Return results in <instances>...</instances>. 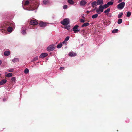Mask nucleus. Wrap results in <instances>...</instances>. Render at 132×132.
<instances>
[{"instance_id":"nucleus-1","label":"nucleus","mask_w":132,"mask_h":132,"mask_svg":"<svg viewBox=\"0 0 132 132\" xmlns=\"http://www.w3.org/2000/svg\"><path fill=\"white\" fill-rule=\"evenodd\" d=\"M5 24H6L7 26H9L10 24V26L8 27L7 29V31L9 32H11L13 28L14 27V25L13 24H10L9 22H7L6 23H5Z\"/></svg>"},{"instance_id":"nucleus-2","label":"nucleus","mask_w":132,"mask_h":132,"mask_svg":"<svg viewBox=\"0 0 132 132\" xmlns=\"http://www.w3.org/2000/svg\"><path fill=\"white\" fill-rule=\"evenodd\" d=\"M70 22L69 19V18H67L64 19L61 22V23L63 25L67 26L69 24Z\"/></svg>"},{"instance_id":"nucleus-3","label":"nucleus","mask_w":132,"mask_h":132,"mask_svg":"<svg viewBox=\"0 0 132 132\" xmlns=\"http://www.w3.org/2000/svg\"><path fill=\"white\" fill-rule=\"evenodd\" d=\"M125 4V3L124 2H121L118 4L117 5V8L120 10L123 9L124 7Z\"/></svg>"},{"instance_id":"nucleus-4","label":"nucleus","mask_w":132,"mask_h":132,"mask_svg":"<svg viewBox=\"0 0 132 132\" xmlns=\"http://www.w3.org/2000/svg\"><path fill=\"white\" fill-rule=\"evenodd\" d=\"M30 24L32 25H35L37 24L38 22L36 19H34L30 21Z\"/></svg>"},{"instance_id":"nucleus-5","label":"nucleus","mask_w":132,"mask_h":132,"mask_svg":"<svg viewBox=\"0 0 132 132\" xmlns=\"http://www.w3.org/2000/svg\"><path fill=\"white\" fill-rule=\"evenodd\" d=\"M55 48V47L53 45H52L48 46L47 48V50L48 51H53Z\"/></svg>"},{"instance_id":"nucleus-6","label":"nucleus","mask_w":132,"mask_h":132,"mask_svg":"<svg viewBox=\"0 0 132 132\" xmlns=\"http://www.w3.org/2000/svg\"><path fill=\"white\" fill-rule=\"evenodd\" d=\"M47 23L46 22H43L42 21H40L39 23V25L42 27H44L47 25Z\"/></svg>"},{"instance_id":"nucleus-7","label":"nucleus","mask_w":132,"mask_h":132,"mask_svg":"<svg viewBox=\"0 0 132 132\" xmlns=\"http://www.w3.org/2000/svg\"><path fill=\"white\" fill-rule=\"evenodd\" d=\"M48 54L47 53H42L39 56L40 58L44 57L48 55Z\"/></svg>"},{"instance_id":"nucleus-8","label":"nucleus","mask_w":132,"mask_h":132,"mask_svg":"<svg viewBox=\"0 0 132 132\" xmlns=\"http://www.w3.org/2000/svg\"><path fill=\"white\" fill-rule=\"evenodd\" d=\"M97 5H102L103 4V0H98L97 2Z\"/></svg>"},{"instance_id":"nucleus-9","label":"nucleus","mask_w":132,"mask_h":132,"mask_svg":"<svg viewBox=\"0 0 132 132\" xmlns=\"http://www.w3.org/2000/svg\"><path fill=\"white\" fill-rule=\"evenodd\" d=\"M69 55L70 56H75L77 55V54L76 53L73 52H70L69 54Z\"/></svg>"},{"instance_id":"nucleus-10","label":"nucleus","mask_w":132,"mask_h":132,"mask_svg":"<svg viewBox=\"0 0 132 132\" xmlns=\"http://www.w3.org/2000/svg\"><path fill=\"white\" fill-rule=\"evenodd\" d=\"M104 7L102 5H100L99 7V10H100L101 12H102L103 11Z\"/></svg>"},{"instance_id":"nucleus-11","label":"nucleus","mask_w":132,"mask_h":132,"mask_svg":"<svg viewBox=\"0 0 132 132\" xmlns=\"http://www.w3.org/2000/svg\"><path fill=\"white\" fill-rule=\"evenodd\" d=\"M97 5V3L96 1H94L91 3V5L93 7H94Z\"/></svg>"},{"instance_id":"nucleus-12","label":"nucleus","mask_w":132,"mask_h":132,"mask_svg":"<svg viewBox=\"0 0 132 132\" xmlns=\"http://www.w3.org/2000/svg\"><path fill=\"white\" fill-rule=\"evenodd\" d=\"M10 52L9 51H6L4 53V55L5 56H7L10 54Z\"/></svg>"},{"instance_id":"nucleus-13","label":"nucleus","mask_w":132,"mask_h":132,"mask_svg":"<svg viewBox=\"0 0 132 132\" xmlns=\"http://www.w3.org/2000/svg\"><path fill=\"white\" fill-rule=\"evenodd\" d=\"M87 3V2L85 1H81L80 2V5L81 6L84 5Z\"/></svg>"},{"instance_id":"nucleus-14","label":"nucleus","mask_w":132,"mask_h":132,"mask_svg":"<svg viewBox=\"0 0 132 132\" xmlns=\"http://www.w3.org/2000/svg\"><path fill=\"white\" fill-rule=\"evenodd\" d=\"M7 80L6 79H3L0 81V85H3L6 82Z\"/></svg>"},{"instance_id":"nucleus-15","label":"nucleus","mask_w":132,"mask_h":132,"mask_svg":"<svg viewBox=\"0 0 132 132\" xmlns=\"http://www.w3.org/2000/svg\"><path fill=\"white\" fill-rule=\"evenodd\" d=\"M79 26L77 25L75 26L73 28V31H74V33L77 30Z\"/></svg>"},{"instance_id":"nucleus-16","label":"nucleus","mask_w":132,"mask_h":132,"mask_svg":"<svg viewBox=\"0 0 132 132\" xmlns=\"http://www.w3.org/2000/svg\"><path fill=\"white\" fill-rule=\"evenodd\" d=\"M89 23L88 22H87L86 23H84L83 24H82L81 27H86L89 26Z\"/></svg>"},{"instance_id":"nucleus-17","label":"nucleus","mask_w":132,"mask_h":132,"mask_svg":"<svg viewBox=\"0 0 132 132\" xmlns=\"http://www.w3.org/2000/svg\"><path fill=\"white\" fill-rule=\"evenodd\" d=\"M13 75V74L12 73H8L7 75H5L6 77H12Z\"/></svg>"},{"instance_id":"nucleus-18","label":"nucleus","mask_w":132,"mask_h":132,"mask_svg":"<svg viewBox=\"0 0 132 132\" xmlns=\"http://www.w3.org/2000/svg\"><path fill=\"white\" fill-rule=\"evenodd\" d=\"M12 61L14 63L18 62L19 61V59L18 58H15L14 59L12 60Z\"/></svg>"},{"instance_id":"nucleus-19","label":"nucleus","mask_w":132,"mask_h":132,"mask_svg":"<svg viewBox=\"0 0 132 132\" xmlns=\"http://www.w3.org/2000/svg\"><path fill=\"white\" fill-rule=\"evenodd\" d=\"M123 13L122 12H121L118 15V18H120L122 16V15H123Z\"/></svg>"},{"instance_id":"nucleus-20","label":"nucleus","mask_w":132,"mask_h":132,"mask_svg":"<svg viewBox=\"0 0 132 132\" xmlns=\"http://www.w3.org/2000/svg\"><path fill=\"white\" fill-rule=\"evenodd\" d=\"M122 19L119 18L118 19V24H120L122 22Z\"/></svg>"},{"instance_id":"nucleus-21","label":"nucleus","mask_w":132,"mask_h":132,"mask_svg":"<svg viewBox=\"0 0 132 132\" xmlns=\"http://www.w3.org/2000/svg\"><path fill=\"white\" fill-rule=\"evenodd\" d=\"M68 2L69 3L71 4H73L74 3L72 0H68Z\"/></svg>"},{"instance_id":"nucleus-22","label":"nucleus","mask_w":132,"mask_h":132,"mask_svg":"<svg viewBox=\"0 0 132 132\" xmlns=\"http://www.w3.org/2000/svg\"><path fill=\"white\" fill-rule=\"evenodd\" d=\"M62 43H60V44H58L57 46V47L58 48H61L62 46Z\"/></svg>"},{"instance_id":"nucleus-23","label":"nucleus","mask_w":132,"mask_h":132,"mask_svg":"<svg viewBox=\"0 0 132 132\" xmlns=\"http://www.w3.org/2000/svg\"><path fill=\"white\" fill-rule=\"evenodd\" d=\"M98 15L97 14H95L92 15V18L93 19H95L97 18L98 16Z\"/></svg>"},{"instance_id":"nucleus-24","label":"nucleus","mask_w":132,"mask_h":132,"mask_svg":"<svg viewBox=\"0 0 132 132\" xmlns=\"http://www.w3.org/2000/svg\"><path fill=\"white\" fill-rule=\"evenodd\" d=\"M29 72V70L27 68H26L24 70V72L26 74L28 73Z\"/></svg>"},{"instance_id":"nucleus-25","label":"nucleus","mask_w":132,"mask_h":132,"mask_svg":"<svg viewBox=\"0 0 132 132\" xmlns=\"http://www.w3.org/2000/svg\"><path fill=\"white\" fill-rule=\"evenodd\" d=\"M107 4V5H108V6H109L110 5H112L113 4V2L111 1H110L108 2Z\"/></svg>"},{"instance_id":"nucleus-26","label":"nucleus","mask_w":132,"mask_h":132,"mask_svg":"<svg viewBox=\"0 0 132 132\" xmlns=\"http://www.w3.org/2000/svg\"><path fill=\"white\" fill-rule=\"evenodd\" d=\"M49 1L48 0H44L43 1V3L44 4H46L48 3Z\"/></svg>"},{"instance_id":"nucleus-27","label":"nucleus","mask_w":132,"mask_h":132,"mask_svg":"<svg viewBox=\"0 0 132 132\" xmlns=\"http://www.w3.org/2000/svg\"><path fill=\"white\" fill-rule=\"evenodd\" d=\"M110 8H108L106 10H105L104 12V13H108L110 12Z\"/></svg>"},{"instance_id":"nucleus-28","label":"nucleus","mask_w":132,"mask_h":132,"mask_svg":"<svg viewBox=\"0 0 132 132\" xmlns=\"http://www.w3.org/2000/svg\"><path fill=\"white\" fill-rule=\"evenodd\" d=\"M131 15V13L130 12H128L127 13L126 16L127 17H129Z\"/></svg>"},{"instance_id":"nucleus-29","label":"nucleus","mask_w":132,"mask_h":132,"mask_svg":"<svg viewBox=\"0 0 132 132\" xmlns=\"http://www.w3.org/2000/svg\"><path fill=\"white\" fill-rule=\"evenodd\" d=\"M118 31V29H114L112 31V32L113 33H117Z\"/></svg>"},{"instance_id":"nucleus-30","label":"nucleus","mask_w":132,"mask_h":132,"mask_svg":"<svg viewBox=\"0 0 132 132\" xmlns=\"http://www.w3.org/2000/svg\"><path fill=\"white\" fill-rule=\"evenodd\" d=\"M30 3L29 2V1H27L26 2H25L24 3V5H27Z\"/></svg>"},{"instance_id":"nucleus-31","label":"nucleus","mask_w":132,"mask_h":132,"mask_svg":"<svg viewBox=\"0 0 132 132\" xmlns=\"http://www.w3.org/2000/svg\"><path fill=\"white\" fill-rule=\"evenodd\" d=\"M103 6V7H104V9L107 8L109 7L108 5H107V4L104 5Z\"/></svg>"},{"instance_id":"nucleus-32","label":"nucleus","mask_w":132,"mask_h":132,"mask_svg":"<svg viewBox=\"0 0 132 132\" xmlns=\"http://www.w3.org/2000/svg\"><path fill=\"white\" fill-rule=\"evenodd\" d=\"M15 77H12L11 80L12 81L15 82Z\"/></svg>"},{"instance_id":"nucleus-33","label":"nucleus","mask_w":132,"mask_h":132,"mask_svg":"<svg viewBox=\"0 0 132 132\" xmlns=\"http://www.w3.org/2000/svg\"><path fill=\"white\" fill-rule=\"evenodd\" d=\"M70 26H67V25L64 27L65 29H67L68 30H69L70 29Z\"/></svg>"},{"instance_id":"nucleus-34","label":"nucleus","mask_w":132,"mask_h":132,"mask_svg":"<svg viewBox=\"0 0 132 132\" xmlns=\"http://www.w3.org/2000/svg\"><path fill=\"white\" fill-rule=\"evenodd\" d=\"M69 36H67V37H66L65 38V41H68L69 40Z\"/></svg>"},{"instance_id":"nucleus-35","label":"nucleus","mask_w":132,"mask_h":132,"mask_svg":"<svg viewBox=\"0 0 132 132\" xmlns=\"http://www.w3.org/2000/svg\"><path fill=\"white\" fill-rule=\"evenodd\" d=\"M22 34H23V35H25L26 34V30H23L22 31Z\"/></svg>"},{"instance_id":"nucleus-36","label":"nucleus","mask_w":132,"mask_h":132,"mask_svg":"<svg viewBox=\"0 0 132 132\" xmlns=\"http://www.w3.org/2000/svg\"><path fill=\"white\" fill-rule=\"evenodd\" d=\"M67 5H64V6L63 7V9H67Z\"/></svg>"},{"instance_id":"nucleus-37","label":"nucleus","mask_w":132,"mask_h":132,"mask_svg":"<svg viewBox=\"0 0 132 132\" xmlns=\"http://www.w3.org/2000/svg\"><path fill=\"white\" fill-rule=\"evenodd\" d=\"M80 30L79 29V30H78V29H77V30L75 32V33H77L79 31H80Z\"/></svg>"},{"instance_id":"nucleus-38","label":"nucleus","mask_w":132,"mask_h":132,"mask_svg":"<svg viewBox=\"0 0 132 132\" xmlns=\"http://www.w3.org/2000/svg\"><path fill=\"white\" fill-rule=\"evenodd\" d=\"M80 21L81 22L84 23L85 22V20L83 19H81L80 20Z\"/></svg>"},{"instance_id":"nucleus-39","label":"nucleus","mask_w":132,"mask_h":132,"mask_svg":"<svg viewBox=\"0 0 132 132\" xmlns=\"http://www.w3.org/2000/svg\"><path fill=\"white\" fill-rule=\"evenodd\" d=\"M96 12L98 13V14H100V10H99V9H97L96 10Z\"/></svg>"},{"instance_id":"nucleus-40","label":"nucleus","mask_w":132,"mask_h":132,"mask_svg":"<svg viewBox=\"0 0 132 132\" xmlns=\"http://www.w3.org/2000/svg\"><path fill=\"white\" fill-rule=\"evenodd\" d=\"M64 67H61L60 68V70H62L63 69H64Z\"/></svg>"},{"instance_id":"nucleus-41","label":"nucleus","mask_w":132,"mask_h":132,"mask_svg":"<svg viewBox=\"0 0 132 132\" xmlns=\"http://www.w3.org/2000/svg\"><path fill=\"white\" fill-rule=\"evenodd\" d=\"M13 71V69H11L9 70V72H12Z\"/></svg>"},{"instance_id":"nucleus-42","label":"nucleus","mask_w":132,"mask_h":132,"mask_svg":"<svg viewBox=\"0 0 132 132\" xmlns=\"http://www.w3.org/2000/svg\"><path fill=\"white\" fill-rule=\"evenodd\" d=\"M34 59L35 60H37L38 59L37 57H35L34 58Z\"/></svg>"},{"instance_id":"nucleus-43","label":"nucleus","mask_w":132,"mask_h":132,"mask_svg":"<svg viewBox=\"0 0 132 132\" xmlns=\"http://www.w3.org/2000/svg\"><path fill=\"white\" fill-rule=\"evenodd\" d=\"M122 1V0H119L118 1V3H120Z\"/></svg>"},{"instance_id":"nucleus-44","label":"nucleus","mask_w":132,"mask_h":132,"mask_svg":"<svg viewBox=\"0 0 132 132\" xmlns=\"http://www.w3.org/2000/svg\"><path fill=\"white\" fill-rule=\"evenodd\" d=\"M65 41H65V40H64L62 42V43H63V44L65 43Z\"/></svg>"},{"instance_id":"nucleus-45","label":"nucleus","mask_w":132,"mask_h":132,"mask_svg":"<svg viewBox=\"0 0 132 132\" xmlns=\"http://www.w3.org/2000/svg\"><path fill=\"white\" fill-rule=\"evenodd\" d=\"M90 12V11H87L86 12L87 13V14H88Z\"/></svg>"},{"instance_id":"nucleus-46","label":"nucleus","mask_w":132,"mask_h":132,"mask_svg":"<svg viewBox=\"0 0 132 132\" xmlns=\"http://www.w3.org/2000/svg\"><path fill=\"white\" fill-rule=\"evenodd\" d=\"M1 63H2V61H1V60H0V65H1Z\"/></svg>"},{"instance_id":"nucleus-47","label":"nucleus","mask_w":132,"mask_h":132,"mask_svg":"<svg viewBox=\"0 0 132 132\" xmlns=\"http://www.w3.org/2000/svg\"><path fill=\"white\" fill-rule=\"evenodd\" d=\"M36 9V7H35V6H34V8H33V9H33V10H34V9Z\"/></svg>"},{"instance_id":"nucleus-48","label":"nucleus","mask_w":132,"mask_h":132,"mask_svg":"<svg viewBox=\"0 0 132 132\" xmlns=\"http://www.w3.org/2000/svg\"><path fill=\"white\" fill-rule=\"evenodd\" d=\"M111 14L110 15V17H111Z\"/></svg>"},{"instance_id":"nucleus-49","label":"nucleus","mask_w":132,"mask_h":132,"mask_svg":"<svg viewBox=\"0 0 132 132\" xmlns=\"http://www.w3.org/2000/svg\"><path fill=\"white\" fill-rule=\"evenodd\" d=\"M32 5H31V6H32Z\"/></svg>"},{"instance_id":"nucleus-50","label":"nucleus","mask_w":132,"mask_h":132,"mask_svg":"<svg viewBox=\"0 0 132 132\" xmlns=\"http://www.w3.org/2000/svg\"><path fill=\"white\" fill-rule=\"evenodd\" d=\"M4 29V28H3V29ZM2 29L3 30V29Z\"/></svg>"},{"instance_id":"nucleus-51","label":"nucleus","mask_w":132,"mask_h":132,"mask_svg":"<svg viewBox=\"0 0 132 132\" xmlns=\"http://www.w3.org/2000/svg\"><path fill=\"white\" fill-rule=\"evenodd\" d=\"M2 32H3V31H2Z\"/></svg>"}]
</instances>
